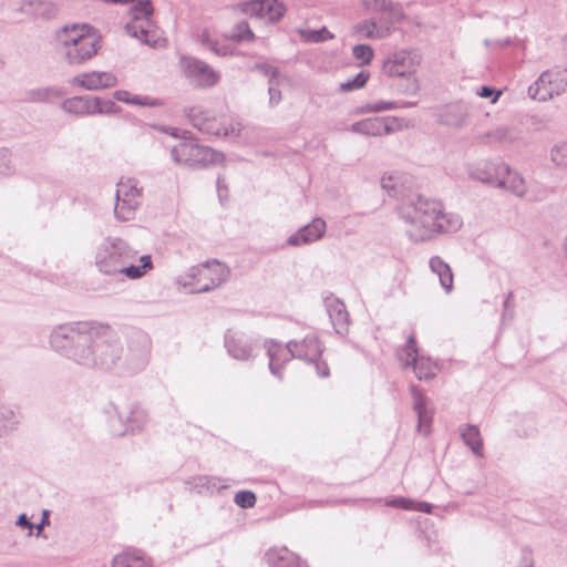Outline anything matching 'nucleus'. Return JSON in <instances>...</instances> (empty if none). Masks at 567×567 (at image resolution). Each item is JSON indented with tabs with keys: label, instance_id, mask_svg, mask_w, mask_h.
I'll return each instance as SVG.
<instances>
[{
	"label": "nucleus",
	"instance_id": "nucleus-12",
	"mask_svg": "<svg viewBox=\"0 0 567 567\" xmlns=\"http://www.w3.org/2000/svg\"><path fill=\"white\" fill-rule=\"evenodd\" d=\"M181 65L185 75L199 86H213L218 82V73L202 60L184 56L181 59Z\"/></svg>",
	"mask_w": 567,
	"mask_h": 567
},
{
	"label": "nucleus",
	"instance_id": "nucleus-22",
	"mask_svg": "<svg viewBox=\"0 0 567 567\" xmlns=\"http://www.w3.org/2000/svg\"><path fill=\"white\" fill-rule=\"evenodd\" d=\"M73 83L85 90L94 91L115 86L117 78L111 72L92 71L76 75Z\"/></svg>",
	"mask_w": 567,
	"mask_h": 567
},
{
	"label": "nucleus",
	"instance_id": "nucleus-17",
	"mask_svg": "<svg viewBox=\"0 0 567 567\" xmlns=\"http://www.w3.org/2000/svg\"><path fill=\"white\" fill-rule=\"evenodd\" d=\"M287 348L295 359L305 360L307 362H315L321 358L323 348L316 334H308L301 341L290 340L287 342Z\"/></svg>",
	"mask_w": 567,
	"mask_h": 567
},
{
	"label": "nucleus",
	"instance_id": "nucleus-7",
	"mask_svg": "<svg viewBox=\"0 0 567 567\" xmlns=\"http://www.w3.org/2000/svg\"><path fill=\"white\" fill-rule=\"evenodd\" d=\"M94 359L95 365L109 370L117 365L123 358L124 347L113 329L107 324L96 323Z\"/></svg>",
	"mask_w": 567,
	"mask_h": 567
},
{
	"label": "nucleus",
	"instance_id": "nucleus-54",
	"mask_svg": "<svg viewBox=\"0 0 567 567\" xmlns=\"http://www.w3.org/2000/svg\"><path fill=\"white\" fill-rule=\"evenodd\" d=\"M311 363L315 364L317 374L320 378L329 377L330 371H329V367H328L327 362L321 361L320 359H317L315 362H311Z\"/></svg>",
	"mask_w": 567,
	"mask_h": 567
},
{
	"label": "nucleus",
	"instance_id": "nucleus-11",
	"mask_svg": "<svg viewBox=\"0 0 567 567\" xmlns=\"http://www.w3.org/2000/svg\"><path fill=\"white\" fill-rule=\"evenodd\" d=\"M141 194L136 183L128 181L127 183H118L115 194L114 215L120 220H130L137 206L140 205Z\"/></svg>",
	"mask_w": 567,
	"mask_h": 567
},
{
	"label": "nucleus",
	"instance_id": "nucleus-4",
	"mask_svg": "<svg viewBox=\"0 0 567 567\" xmlns=\"http://www.w3.org/2000/svg\"><path fill=\"white\" fill-rule=\"evenodd\" d=\"M85 28L86 25H65L56 32V53L68 64H82L97 53L99 39L85 33Z\"/></svg>",
	"mask_w": 567,
	"mask_h": 567
},
{
	"label": "nucleus",
	"instance_id": "nucleus-21",
	"mask_svg": "<svg viewBox=\"0 0 567 567\" xmlns=\"http://www.w3.org/2000/svg\"><path fill=\"white\" fill-rule=\"evenodd\" d=\"M264 347L267 351V355L269 358V370L271 374L276 375L279 379H282V368L295 357L291 355V352L288 350L287 346L282 347V344L276 340H266Z\"/></svg>",
	"mask_w": 567,
	"mask_h": 567
},
{
	"label": "nucleus",
	"instance_id": "nucleus-6",
	"mask_svg": "<svg viewBox=\"0 0 567 567\" xmlns=\"http://www.w3.org/2000/svg\"><path fill=\"white\" fill-rule=\"evenodd\" d=\"M153 13V7L150 0H138L131 9V21L125 24L126 33L140 40L150 47H157L161 38L156 30L152 28L150 17Z\"/></svg>",
	"mask_w": 567,
	"mask_h": 567
},
{
	"label": "nucleus",
	"instance_id": "nucleus-32",
	"mask_svg": "<svg viewBox=\"0 0 567 567\" xmlns=\"http://www.w3.org/2000/svg\"><path fill=\"white\" fill-rule=\"evenodd\" d=\"M460 432L471 451L477 456H483V440L478 427L476 425H465L460 427Z\"/></svg>",
	"mask_w": 567,
	"mask_h": 567
},
{
	"label": "nucleus",
	"instance_id": "nucleus-10",
	"mask_svg": "<svg viewBox=\"0 0 567 567\" xmlns=\"http://www.w3.org/2000/svg\"><path fill=\"white\" fill-rule=\"evenodd\" d=\"M421 63V55L415 51L400 50L393 52L383 62V71L389 76H410Z\"/></svg>",
	"mask_w": 567,
	"mask_h": 567
},
{
	"label": "nucleus",
	"instance_id": "nucleus-14",
	"mask_svg": "<svg viewBox=\"0 0 567 567\" xmlns=\"http://www.w3.org/2000/svg\"><path fill=\"white\" fill-rule=\"evenodd\" d=\"M400 128L396 117H369L355 122L350 131L365 136H382L391 134Z\"/></svg>",
	"mask_w": 567,
	"mask_h": 567
},
{
	"label": "nucleus",
	"instance_id": "nucleus-33",
	"mask_svg": "<svg viewBox=\"0 0 567 567\" xmlns=\"http://www.w3.org/2000/svg\"><path fill=\"white\" fill-rule=\"evenodd\" d=\"M18 423V412L11 405L0 401V436L12 430Z\"/></svg>",
	"mask_w": 567,
	"mask_h": 567
},
{
	"label": "nucleus",
	"instance_id": "nucleus-61",
	"mask_svg": "<svg viewBox=\"0 0 567 567\" xmlns=\"http://www.w3.org/2000/svg\"><path fill=\"white\" fill-rule=\"evenodd\" d=\"M519 567H534V559L529 553L523 555Z\"/></svg>",
	"mask_w": 567,
	"mask_h": 567
},
{
	"label": "nucleus",
	"instance_id": "nucleus-24",
	"mask_svg": "<svg viewBox=\"0 0 567 567\" xmlns=\"http://www.w3.org/2000/svg\"><path fill=\"white\" fill-rule=\"evenodd\" d=\"M392 29L378 19H367L354 27V34L359 39L381 40L392 33Z\"/></svg>",
	"mask_w": 567,
	"mask_h": 567
},
{
	"label": "nucleus",
	"instance_id": "nucleus-47",
	"mask_svg": "<svg viewBox=\"0 0 567 567\" xmlns=\"http://www.w3.org/2000/svg\"><path fill=\"white\" fill-rule=\"evenodd\" d=\"M231 38L236 41H250L254 39V33L246 21L238 22L231 33Z\"/></svg>",
	"mask_w": 567,
	"mask_h": 567
},
{
	"label": "nucleus",
	"instance_id": "nucleus-51",
	"mask_svg": "<svg viewBox=\"0 0 567 567\" xmlns=\"http://www.w3.org/2000/svg\"><path fill=\"white\" fill-rule=\"evenodd\" d=\"M388 506L398 507L402 509H413V501L405 497H396L385 503Z\"/></svg>",
	"mask_w": 567,
	"mask_h": 567
},
{
	"label": "nucleus",
	"instance_id": "nucleus-45",
	"mask_svg": "<svg viewBox=\"0 0 567 567\" xmlns=\"http://www.w3.org/2000/svg\"><path fill=\"white\" fill-rule=\"evenodd\" d=\"M353 56L360 61V65L369 64L373 59V49L368 44H357L352 49Z\"/></svg>",
	"mask_w": 567,
	"mask_h": 567
},
{
	"label": "nucleus",
	"instance_id": "nucleus-49",
	"mask_svg": "<svg viewBox=\"0 0 567 567\" xmlns=\"http://www.w3.org/2000/svg\"><path fill=\"white\" fill-rule=\"evenodd\" d=\"M252 70L269 76V83H272L279 76V70L267 63H257L252 66Z\"/></svg>",
	"mask_w": 567,
	"mask_h": 567
},
{
	"label": "nucleus",
	"instance_id": "nucleus-18",
	"mask_svg": "<svg viewBox=\"0 0 567 567\" xmlns=\"http://www.w3.org/2000/svg\"><path fill=\"white\" fill-rule=\"evenodd\" d=\"M256 342L251 339L246 338L241 333H237L233 330H228L225 333V348L228 354L240 361H247L255 358Z\"/></svg>",
	"mask_w": 567,
	"mask_h": 567
},
{
	"label": "nucleus",
	"instance_id": "nucleus-26",
	"mask_svg": "<svg viewBox=\"0 0 567 567\" xmlns=\"http://www.w3.org/2000/svg\"><path fill=\"white\" fill-rule=\"evenodd\" d=\"M413 408L417 414V430L425 435L429 433L432 423V413L426 408V398L416 386H411Z\"/></svg>",
	"mask_w": 567,
	"mask_h": 567
},
{
	"label": "nucleus",
	"instance_id": "nucleus-3",
	"mask_svg": "<svg viewBox=\"0 0 567 567\" xmlns=\"http://www.w3.org/2000/svg\"><path fill=\"white\" fill-rule=\"evenodd\" d=\"M96 322H74L56 326L50 334L52 349L75 363L95 367Z\"/></svg>",
	"mask_w": 567,
	"mask_h": 567
},
{
	"label": "nucleus",
	"instance_id": "nucleus-35",
	"mask_svg": "<svg viewBox=\"0 0 567 567\" xmlns=\"http://www.w3.org/2000/svg\"><path fill=\"white\" fill-rule=\"evenodd\" d=\"M112 567H151L140 555L134 553H121L113 558Z\"/></svg>",
	"mask_w": 567,
	"mask_h": 567
},
{
	"label": "nucleus",
	"instance_id": "nucleus-57",
	"mask_svg": "<svg viewBox=\"0 0 567 567\" xmlns=\"http://www.w3.org/2000/svg\"><path fill=\"white\" fill-rule=\"evenodd\" d=\"M217 193L220 202H223L227 197V185L225 179L221 177L217 178Z\"/></svg>",
	"mask_w": 567,
	"mask_h": 567
},
{
	"label": "nucleus",
	"instance_id": "nucleus-44",
	"mask_svg": "<svg viewBox=\"0 0 567 567\" xmlns=\"http://www.w3.org/2000/svg\"><path fill=\"white\" fill-rule=\"evenodd\" d=\"M550 159L557 167L567 169V143L555 144L550 151Z\"/></svg>",
	"mask_w": 567,
	"mask_h": 567
},
{
	"label": "nucleus",
	"instance_id": "nucleus-2",
	"mask_svg": "<svg viewBox=\"0 0 567 567\" xmlns=\"http://www.w3.org/2000/svg\"><path fill=\"white\" fill-rule=\"evenodd\" d=\"M136 255L122 238L107 237L96 247L94 265L106 276L123 274L130 279H138L153 268V262L150 255H144L140 258L141 265H133Z\"/></svg>",
	"mask_w": 567,
	"mask_h": 567
},
{
	"label": "nucleus",
	"instance_id": "nucleus-31",
	"mask_svg": "<svg viewBox=\"0 0 567 567\" xmlns=\"http://www.w3.org/2000/svg\"><path fill=\"white\" fill-rule=\"evenodd\" d=\"M113 96L116 101L133 104L138 106H150L156 107L162 106L164 102L161 99L151 97L148 95H131L130 92L124 90H118L113 93Z\"/></svg>",
	"mask_w": 567,
	"mask_h": 567
},
{
	"label": "nucleus",
	"instance_id": "nucleus-9",
	"mask_svg": "<svg viewBox=\"0 0 567 567\" xmlns=\"http://www.w3.org/2000/svg\"><path fill=\"white\" fill-rule=\"evenodd\" d=\"M230 275L229 268L218 260L207 261L190 269L189 276L199 285L197 293L208 292L227 281Z\"/></svg>",
	"mask_w": 567,
	"mask_h": 567
},
{
	"label": "nucleus",
	"instance_id": "nucleus-56",
	"mask_svg": "<svg viewBox=\"0 0 567 567\" xmlns=\"http://www.w3.org/2000/svg\"><path fill=\"white\" fill-rule=\"evenodd\" d=\"M512 43V40L509 38H506L504 40H497V41H492L489 39H486L484 40V45L486 48H504V47H507Z\"/></svg>",
	"mask_w": 567,
	"mask_h": 567
},
{
	"label": "nucleus",
	"instance_id": "nucleus-29",
	"mask_svg": "<svg viewBox=\"0 0 567 567\" xmlns=\"http://www.w3.org/2000/svg\"><path fill=\"white\" fill-rule=\"evenodd\" d=\"M431 270L439 277L442 288L450 293L453 290V272L449 264L434 256L429 261Z\"/></svg>",
	"mask_w": 567,
	"mask_h": 567
},
{
	"label": "nucleus",
	"instance_id": "nucleus-37",
	"mask_svg": "<svg viewBox=\"0 0 567 567\" xmlns=\"http://www.w3.org/2000/svg\"><path fill=\"white\" fill-rule=\"evenodd\" d=\"M188 122L193 127L197 128L200 132V127H204L206 120H209L213 115L203 110L200 106H192L184 110Z\"/></svg>",
	"mask_w": 567,
	"mask_h": 567
},
{
	"label": "nucleus",
	"instance_id": "nucleus-20",
	"mask_svg": "<svg viewBox=\"0 0 567 567\" xmlns=\"http://www.w3.org/2000/svg\"><path fill=\"white\" fill-rule=\"evenodd\" d=\"M326 221L317 217L310 224L301 227L297 233L288 237L289 246H301L315 243L323 237L326 233Z\"/></svg>",
	"mask_w": 567,
	"mask_h": 567
},
{
	"label": "nucleus",
	"instance_id": "nucleus-1",
	"mask_svg": "<svg viewBox=\"0 0 567 567\" xmlns=\"http://www.w3.org/2000/svg\"><path fill=\"white\" fill-rule=\"evenodd\" d=\"M399 215L410 226L406 231L414 241L427 240L437 233L456 231L463 224L458 215L445 213L441 202L421 195L403 203Z\"/></svg>",
	"mask_w": 567,
	"mask_h": 567
},
{
	"label": "nucleus",
	"instance_id": "nucleus-55",
	"mask_svg": "<svg viewBox=\"0 0 567 567\" xmlns=\"http://www.w3.org/2000/svg\"><path fill=\"white\" fill-rule=\"evenodd\" d=\"M16 525L20 526L22 528H28L29 529V535L32 534V530L34 528V525L29 520L27 514L19 515L18 519L16 522Z\"/></svg>",
	"mask_w": 567,
	"mask_h": 567
},
{
	"label": "nucleus",
	"instance_id": "nucleus-36",
	"mask_svg": "<svg viewBox=\"0 0 567 567\" xmlns=\"http://www.w3.org/2000/svg\"><path fill=\"white\" fill-rule=\"evenodd\" d=\"M200 132L213 136H228L237 134L234 126L229 128L223 125L214 115L209 120H206L204 127H200Z\"/></svg>",
	"mask_w": 567,
	"mask_h": 567
},
{
	"label": "nucleus",
	"instance_id": "nucleus-30",
	"mask_svg": "<svg viewBox=\"0 0 567 567\" xmlns=\"http://www.w3.org/2000/svg\"><path fill=\"white\" fill-rule=\"evenodd\" d=\"M61 109L74 115H92V96H73L61 103Z\"/></svg>",
	"mask_w": 567,
	"mask_h": 567
},
{
	"label": "nucleus",
	"instance_id": "nucleus-38",
	"mask_svg": "<svg viewBox=\"0 0 567 567\" xmlns=\"http://www.w3.org/2000/svg\"><path fill=\"white\" fill-rule=\"evenodd\" d=\"M505 185H498L499 188H506L518 197H523L526 194L525 181L518 174H513L508 168V173L505 175Z\"/></svg>",
	"mask_w": 567,
	"mask_h": 567
},
{
	"label": "nucleus",
	"instance_id": "nucleus-41",
	"mask_svg": "<svg viewBox=\"0 0 567 567\" xmlns=\"http://www.w3.org/2000/svg\"><path fill=\"white\" fill-rule=\"evenodd\" d=\"M486 137L497 142L512 143L517 138L515 132L507 126H498L486 133Z\"/></svg>",
	"mask_w": 567,
	"mask_h": 567
},
{
	"label": "nucleus",
	"instance_id": "nucleus-46",
	"mask_svg": "<svg viewBox=\"0 0 567 567\" xmlns=\"http://www.w3.org/2000/svg\"><path fill=\"white\" fill-rule=\"evenodd\" d=\"M202 43L212 50L215 54L220 56H226L233 53L228 45L219 44L217 41L209 39L207 33H203Z\"/></svg>",
	"mask_w": 567,
	"mask_h": 567
},
{
	"label": "nucleus",
	"instance_id": "nucleus-25",
	"mask_svg": "<svg viewBox=\"0 0 567 567\" xmlns=\"http://www.w3.org/2000/svg\"><path fill=\"white\" fill-rule=\"evenodd\" d=\"M266 559L270 567H307L297 555L286 547L269 549L266 553Z\"/></svg>",
	"mask_w": 567,
	"mask_h": 567
},
{
	"label": "nucleus",
	"instance_id": "nucleus-59",
	"mask_svg": "<svg viewBox=\"0 0 567 567\" xmlns=\"http://www.w3.org/2000/svg\"><path fill=\"white\" fill-rule=\"evenodd\" d=\"M433 508V505L426 502H413V509L412 511H419L422 513H431Z\"/></svg>",
	"mask_w": 567,
	"mask_h": 567
},
{
	"label": "nucleus",
	"instance_id": "nucleus-50",
	"mask_svg": "<svg viewBox=\"0 0 567 567\" xmlns=\"http://www.w3.org/2000/svg\"><path fill=\"white\" fill-rule=\"evenodd\" d=\"M12 171L10 152L7 148H0V175L10 174Z\"/></svg>",
	"mask_w": 567,
	"mask_h": 567
},
{
	"label": "nucleus",
	"instance_id": "nucleus-5",
	"mask_svg": "<svg viewBox=\"0 0 567 567\" xmlns=\"http://www.w3.org/2000/svg\"><path fill=\"white\" fill-rule=\"evenodd\" d=\"M171 155L175 163L192 168L206 167L224 159L221 153L187 138L172 147Z\"/></svg>",
	"mask_w": 567,
	"mask_h": 567
},
{
	"label": "nucleus",
	"instance_id": "nucleus-16",
	"mask_svg": "<svg viewBox=\"0 0 567 567\" xmlns=\"http://www.w3.org/2000/svg\"><path fill=\"white\" fill-rule=\"evenodd\" d=\"M241 11L250 17L278 21L285 12V6L278 0H251L243 3Z\"/></svg>",
	"mask_w": 567,
	"mask_h": 567
},
{
	"label": "nucleus",
	"instance_id": "nucleus-27",
	"mask_svg": "<svg viewBox=\"0 0 567 567\" xmlns=\"http://www.w3.org/2000/svg\"><path fill=\"white\" fill-rule=\"evenodd\" d=\"M467 116V109L461 103L450 104L440 113V122L446 126L460 127Z\"/></svg>",
	"mask_w": 567,
	"mask_h": 567
},
{
	"label": "nucleus",
	"instance_id": "nucleus-42",
	"mask_svg": "<svg viewBox=\"0 0 567 567\" xmlns=\"http://www.w3.org/2000/svg\"><path fill=\"white\" fill-rule=\"evenodd\" d=\"M415 105H416L415 102H403V103L399 104L396 102L379 101V102H375V103L368 104L365 106V111L374 112V113H380V112H383V111H386V110L396 109V107H413Z\"/></svg>",
	"mask_w": 567,
	"mask_h": 567
},
{
	"label": "nucleus",
	"instance_id": "nucleus-19",
	"mask_svg": "<svg viewBox=\"0 0 567 567\" xmlns=\"http://www.w3.org/2000/svg\"><path fill=\"white\" fill-rule=\"evenodd\" d=\"M508 173V165L503 162H486L474 169H472L471 175L473 178L495 186L505 185V175Z\"/></svg>",
	"mask_w": 567,
	"mask_h": 567
},
{
	"label": "nucleus",
	"instance_id": "nucleus-8",
	"mask_svg": "<svg viewBox=\"0 0 567 567\" xmlns=\"http://www.w3.org/2000/svg\"><path fill=\"white\" fill-rule=\"evenodd\" d=\"M567 90V70H547L528 87L533 100L545 102Z\"/></svg>",
	"mask_w": 567,
	"mask_h": 567
},
{
	"label": "nucleus",
	"instance_id": "nucleus-60",
	"mask_svg": "<svg viewBox=\"0 0 567 567\" xmlns=\"http://www.w3.org/2000/svg\"><path fill=\"white\" fill-rule=\"evenodd\" d=\"M551 190L548 188L539 189L537 194L530 197V200H544L549 196Z\"/></svg>",
	"mask_w": 567,
	"mask_h": 567
},
{
	"label": "nucleus",
	"instance_id": "nucleus-23",
	"mask_svg": "<svg viewBox=\"0 0 567 567\" xmlns=\"http://www.w3.org/2000/svg\"><path fill=\"white\" fill-rule=\"evenodd\" d=\"M324 305L336 332L344 336L349 330V313L344 303L334 297L324 299Z\"/></svg>",
	"mask_w": 567,
	"mask_h": 567
},
{
	"label": "nucleus",
	"instance_id": "nucleus-34",
	"mask_svg": "<svg viewBox=\"0 0 567 567\" xmlns=\"http://www.w3.org/2000/svg\"><path fill=\"white\" fill-rule=\"evenodd\" d=\"M127 422L130 423V429H125L124 431L113 430L114 435H124L128 431H134L135 429H141L147 421L146 411L138 405H134L130 414L126 416Z\"/></svg>",
	"mask_w": 567,
	"mask_h": 567
},
{
	"label": "nucleus",
	"instance_id": "nucleus-63",
	"mask_svg": "<svg viewBox=\"0 0 567 567\" xmlns=\"http://www.w3.org/2000/svg\"><path fill=\"white\" fill-rule=\"evenodd\" d=\"M198 481H199V485L200 486L209 487L212 482L214 481V478L213 477H208V476H202V477L198 478Z\"/></svg>",
	"mask_w": 567,
	"mask_h": 567
},
{
	"label": "nucleus",
	"instance_id": "nucleus-58",
	"mask_svg": "<svg viewBox=\"0 0 567 567\" xmlns=\"http://www.w3.org/2000/svg\"><path fill=\"white\" fill-rule=\"evenodd\" d=\"M49 524H50L49 511L44 509L42 513V518H41L40 523L34 526V528L37 529V536H40L44 526H47Z\"/></svg>",
	"mask_w": 567,
	"mask_h": 567
},
{
	"label": "nucleus",
	"instance_id": "nucleus-52",
	"mask_svg": "<svg viewBox=\"0 0 567 567\" xmlns=\"http://www.w3.org/2000/svg\"><path fill=\"white\" fill-rule=\"evenodd\" d=\"M274 84H277V79L272 83H269L268 93L270 105H277L281 100V92L275 87Z\"/></svg>",
	"mask_w": 567,
	"mask_h": 567
},
{
	"label": "nucleus",
	"instance_id": "nucleus-13",
	"mask_svg": "<svg viewBox=\"0 0 567 567\" xmlns=\"http://www.w3.org/2000/svg\"><path fill=\"white\" fill-rule=\"evenodd\" d=\"M362 6L368 12L379 14L378 20L392 30L405 17L402 6L391 0H363Z\"/></svg>",
	"mask_w": 567,
	"mask_h": 567
},
{
	"label": "nucleus",
	"instance_id": "nucleus-53",
	"mask_svg": "<svg viewBox=\"0 0 567 567\" xmlns=\"http://www.w3.org/2000/svg\"><path fill=\"white\" fill-rule=\"evenodd\" d=\"M477 94L481 96V97H484V99H489L492 97V102H496L498 96H499V92H496L494 87H491V86H482L481 90L477 92Z\"/></svg>",
	"mask_w": 567,
	"mask_h": 567
},
{
	"label": "nucleus",
	"instance_id": "nucleus-48",
	"mask_svg": "<svg viewBox=\"0 0 567 567\" xmlns=\"http://www.w3.org/2000/svg\"><path fill=\"white\" fill-rule=\"evenodd\" d=\"M234 501L241 508H251L256 504V495L251 491H239L235 494Z\"/></svg>",
	"mask_w": 567,
	"mask_h": 567
},
{
	"label": "nucleus",
	"instance_id": "nucleus-64",
	"mask_svg": "<svg viewBox=\"0 0 567 567\" xmlns=\"http://www.w3.org/2000/svg\"><path fill=\"white\" fill-rule=\"evenodd\" d=\"M513 292H509L504 301V309L507 310L512 307Z\"/></svg>",
	"mask_w": 567,
	"mask_h": 567
},
{
	"label": "nucleus",
	"instance_id": "nucleus-40",
	"mask_svg": "<svg viewBox=\"0 0 567 567\" xmlns=\"http://www.w3.org/2000/svg\"><path fill=\"white\" fill-rule=\"evenodd\" d=\"M120 107L112 101L101 97H92V115L93 114H113L117 113Z\"/></svg>",
	"mask_w": 567,
	"mask_h": 567
},
{
	"label": "nucleus",
	"instance_id": "nucleus-15",
	"mask_svg": "<svg viewBox=\"0 0 567 567\" xmlns=\"http://www.w3.org/2000/svg\"><path fill=\"white\" fill-rule=\"evenodd\" d=\"M405 358L401 355L405 367H412L419 380H429L434 377L432 365L429 360L420 357L417 353L416 340L414 334H410L403 349Z\"/></svg>",
	"mask_w": 567,
	"mask_h": 567
},
{
	"label": "nucleus",
	"instance_id": "nucleus-62",
	"mask_svg": "<svg viewBox=\"0 0 567 567\" xmlns=\"http://www.w3.org/2000/svg\"><path fill=\"white\" fill-rule=\"evenodd\" d=\"M381 185L384 189L386 190H395V186L394 184L392 183V177L389 176V177H382L381 179Z\"/></svg>",
	"mask_w": 567,
	"mask_h": 567
},
{
	"label": "nucleus",
	"instance_id": "nucleus-28",
	"mask_svg": "<svg viewBox=\"0 0 567 567\" xmlns=\"http://www.w3.org/2000/svg\"><path fill=\"white\" fill-rule=\"evenodd\" d=\"M64 95L59 86H44L30 89L25 92V101L32 103H52Z\"/></svg>",
	"mask_w": 567,
	"mask_h": 567
},
{
	"label": "nucleus",
	"instance_id": "nucleus-39",
	"mask_svg": "<svg viewBox=\"0 0 567 567\" xmlns=\"http://www.w3.org/2000/svg\"><path fill=\"white\" fill-rule=\"evenodd\" d=\"M300 35L302 40L311 43H320L333 38V34L326 27L319 30H301Z\"/></svg>",
	"mask_w": 567,
	"mask_h": 567
},
{
	"label": "nucleus",
	"instance_id": "nucleus-43",
	"mask_svg": "<svg viewBox=\"0 0 567 567\" xmlns=\"http://www.w3.org/2000/svg\"><path fill=\"white\" fill-rule=\"evenodd\" d=\"M370 78V73L368 71L359 72L352 80L342 82L340 84V91L350 92L353 90H358L363 87Z\"/></svg>",
	"mask_w": 567,
	"mask_h": 567
}]
</instances>
